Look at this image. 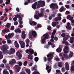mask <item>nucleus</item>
Returning a JSON list of instances; mask_svg holds the SVG:
<instances>
[{"label":"nucleus","instance_id":"f257e3e1","mask_svg":"<svg viewBox=\"0 0 74 74\" xmlns=\"http://www.w3.org/2000/svg\"><path fill=\"white\" fill-rule=\"evenodd\" d=\"M38 3H37V2H36L32 4V8L33 9H36L37 4V8H39L42 7H44L45 5V3L44 1H39L38 2Z\"/></svg>","mask_w":74,"mask_h":74},{"label":"nucleus","instance_id":"b1692460","mask_svg":"<svg viewBox=\"0 0 74 74\" xmlns=\"http://www.w3.org/2000/svg\"><path fill=\"white\" fill-rule=\"evenodd\" d=\"M37 66H35L34 67H32L31 68L32 71H37Z\"/></svg>","mask_w":74,"mask_h":74},{"label":"nucleus","instance_id":"864d4df0","mask_svg":"<svg viewBox=\"0 0 74 74\" xmlns=\"http://www.w3.org/2000/svg\"><path fill=\"white\" fill-rule=\"evenodd\" d=\"M51 16L52 18H55L56 16V15L55 14H51Z\"/></svg>","mask_w":74,"mask_h":74},{"label":"nucleus","instance_id":"a19ab883","mask_svg":"<svg viewBox=\"0 0 74 74\" xmlns=\"http://www.w3.org/2000/svg\"><path fill=\"white\" fill-rule=\"evenodd\" d=\"M5 67L8 70H10V67L9 66L8 64H6Z\"/></svg>","mask_w":74,"mask_h":74},{"label":"nucleus","instance_id":"4c0bfd02","mask_svg":"<svg viewBox=\"0 0 74 74\" xmlns=\"http://www.w3.org/2000/svg\"><path fill=\"white\" fill-rule=\"evenodd\" d=\"M25 71L27 74H30V70L26 69H25Z\"/></svg>","mask_w":74,"mask_h":74},{"label":"nucleus","instance_id":"9b49d317","mask_svg":"<svg viewBox=\"0 0 74 74\" xmlns=\"http://www.w3.org/2000/svg\"><path fill=\"white\" fill-rule=\"evenodd\" d=\"M67 25L66 26V28H67V29H68L70 30H71L72 27L71 26V24H70V23L68 22L67 23Z\"/></svg>","mask_w":74,"mask_h":74},{"label":"nucleus","instance_id":"c85d7f7f","mask_svg":"<svg viewBox=\"0 0 74 74\" xmlns=\"http://www.w3.org/2000/svg\"><path fill=\"white\" fill-rule=\"evenodd\" d=\"M10 50L11 51V52L12 53H14L15 52V49L12 48L10 49Z\"/></svg>","mask_w":74,"mask_h":74},{"label":"nucleus","instance_id":"3c124183","mask_svg":"<svg viewBox=\"0 0 74 74\" xmlns=\"http://www.w3.org/2000/svg\"><path fill=\"white\" fill-rule=\"evenodd\" d=\"M62 37H64L66 36V34L65 33H62L61 34Z\"/></svg>","mask_w":74,"mask_h":74},{"label":"nucleus","instance_id":"bf43d9fd","mask_svg":"<svg viewBox=\"0 0 74 74\" xmlns=\"http://www.w3.org/2000/svg\"><path fill=\"white\" fill-rule=\"evenodd\" d=\"M0 67H2L3 68H4V67H5L4 65V64H1V65H0Z\"/></svg>","mask_w":74,"mask_h":74},{"label":"nucleus","instance_id":"09e8293b","mask_svg":"<svg viewBox=\"0 0 74 74\" xmlns=\"http://www.w3.org/2000/svg\"><path fill=\"white\" fill-rule=\"evenodd\" d=\"M22 64H23V63L22 62H18V64H19V66H20V67H21V66H22Z\"/></svg>","mask_w":74,"mask_h":74},{"label":"nucleus","instance_id":"a878e982","mask_svg":"<svg viewBox=\"0 0 74 74\" xmlns=\"http://www.w3.org/2000/svg\"><path fill=\"white\" fill-rule=\"evenodd\" d=\"M53 53H51L50 54H49L47 55V58H53Z\"/></svg>","mask_w":74,"mask_h":74},{"label":"nucleus","instance_id":"4468645a","mask_svg":"<svg viewBox=\"0 0 74 74\" xmlns=\"http://www.w3.org/2000/svg\"><path fill=\"white\" fill-rule=\"evenodd\" d=\"M55 4L52 3L50 5V7L51 8H52V10H55L56 8L55 7Z\"/></svg>","mask_w":74,"mask_h":74},{"label":"nucleus","instance_id":"79ce46f5","mask_svg":"<svg viewBox=\"0 0 74 74\" xmlns=\"http://www.w3.org/2000/svg\"><path fill=\"white\" fill-rule=\"evenodd\" d=\"M3 58V56L2 55V53H1V51H0V59H1Z\"/></svg>","mask_w":74,"mask_h":74},{"label":"nucleus","instance_id":"ddd939ff","mask_svg":"<svg viewBox=\"0 0 74 74\" xmlns=\"http://www.w3.org/2000/svg\"><path fill=\"white\" fill-rule=\"evenodd\" d=\"M65 68L66 70H69V69H70V66H69V64L68 62H66L65 63Z\"/></svg>","mask_w":74,"mask_h":74},{"label":"nucleus","instance_id":"c03bdc74","mask_svg":"<svg viewBox=\"0 0 74 74\" xmlns=\"http://www.w3.org/2000/svg\"><path fill=\"white\" fill-rule=\"evenodd\" d=\"M32 74H40L38 71H35Z\"/></svg>","mask_w":74,"mask_h":74},{"label":"nucleus","instance_id":"e2e57ef3","mask_svg":"<svg viewBox=\"0 0 74 74\" xmlns=\"http://www.w3.org/2000/svg\"><path fill=\"white\" fill-rule=\"evenodd\" d=\"M54 39L55 41H57L58 40V37H55L54 38Z\"/></svg>","mask_w":74,"mask_h":74},{"label":"nucleus","instance_id":"f704fd0d","mask_svg":"<svg viewBox=\"0 0 74 74\" xmlns=\"http://www.w3.org/2000/svg\"><path fill=\"white\" fill-rule=\"evenodd\" d=\"M12 9V8H10L8 9V8H5V11H6V12H8V11H11Z\"/></svg>","mask_w":74,"mask_h":74},{"label":"nucleus","instance_id":"cd10ccee","mask_svg":"<svg viewBox=\"0 0 74 74\" xmlns=\"http://www.w3.org/2000/svg\"><path fill=\"white\" fill-rule=\"evenodd\" d=\"M57 52L59 53L60 52L62 51V49L60 48V47H59L56 50Z\"/></svg>","mask_w":74,"mask_h":74},{"label":"nucleus","instance_id":"e433bc0d","mask_svg":"<svg viewBox=\"0 0 74 74\" xmlns=\"http://www.w3.org/2000/svg\"><path fill=\"white\" fill-rule=\"evenodd\" d=\"M3 74H9L8 72L6 71L5 70H4L3 72Z\"/></svg>","mask_w":74,"mask_h":74},{"label":"nucleus","instance_id":"c756f323","mask_svg":"<svg viewBox=\"0 0 74 74\" xmlns=\"http://www.w3.org/2000/svg\"><path fill=\"white\" fill-rule=\"evenodd\" d=\"M15 17L18 18V19H21V18H22L21 17V16L19 14H16L15 15Z\"/></svg>","mask_w":74,"mask_h":74},{"label":"nucleus","instance_id":"c9c22d12","mask_svg":"<svg viewBox=\"0 0 74 74\" xmlns=\"http://www.w3.org/2000/svg\"><path fill=\"white\" fill-rule=\"evenodd\" d=\"M19 23L20 24H22L23 23V21H22V18H18Z\"/></svg>","mask_w":74,"mask_h":74},{"label":"nucleus","instance_id":"de8ad7c7","mask_svg":"<svg viewBox=\"0 0 74 74\" xmlns=\"http://www.w3.org/2000/svg\"><path fill=\"white\" fill-rule=\"evenodd\" d=\"M46 70H48V69H49V68H50V69H51V66H49V65H46Z\"/></svg>","mask_w":74,"mask_h":74},{"label":"nucleus","instance_id":"052dcab7","mask_svg":"<svg viewBox=\"0 0 74 74\" xmlns=\"http://www.w3.org/2000/svg\"><path fill=\"white\" fill-rule=\"evenodd\" d=\"M13 20L14 21H16L17 20V18L16 17H14L13 18Z\"/></svg>","mask_w":74,"mask_h":74},{"label":"nucleus","instance_id":"5fc2aeb1","mask_svg":"<svg viewBox=\"0 0 74 74\" xmlns=\"http://www.w3.org/2000/svg\"><path fill=\"white\" fill-rule=\"evenodd\" d=\"M14 29H15L14 26H12L11 27L10 30H14Z\"/></svg>","mask_w":74,"mask_h":74},{"label":"nucleus","instance_id":"1a4fd4ad","mask_svg":"<svg viewBox=\"0 0 74 74\" xmlns=\"http://www.w3.org/2000/svg\"><path fill=\"white\" fill-rule=\"evenodd\" d=\"M17 56H18L19 59L22 58V54L19 51H17L16 53Z\"/></svg>","mask_w":74,"mask_h":74},{"label":"nucleus","instance_id":"0eeeda50","mask_svg":"<svg viewBox=\"0 0 74 74\" xmlns=\"http://www.w3.org/2000/svg\"><path fill=\"white\" fill-rule=\"evenodd\" d=\"M26 53H28L29 52V53L30 54H33L34 53V50L33 49H27L25 50Z\"/></svg>","mask_w":74,"mask_h":74},{"label":"nucleus","instance_id":"6ab92c4d","mask_svg":"<svg viewBox=\"0 0 74 74\" xmlns=\"http://www.w3.org/2000/svg\"><path fill=\"white\" fill-rule=\"evenodd\" d=\"M28 59L30 60H33V56L32 54H29L28 56Z\"/></svg>","mask_w":74,"mask_h":74},{"label":"nucleus","instance_id":"473e14b6","mask_svg":"<svg viewBox=\"0 0 74 74\" xmlns=\"http://www.w3.org/2000/svg\"><path fill=\"white\" fill-rule=\"evenodd\" d=\"M58 66L59 67H62V62H60L58 64Z\"/></svg>","mask_w":74,"mask_h":74},{"label":"nucleus","instance_id":"58836bf2","mask_svg":"<svg viewBox=\"0 0 74 74\" xmlns=\"http://www.w3.org/2000/svg\"><path fill=\"white\" fill-rule=\"evenodd\" d=\"M61 70L62 72L64 73V72L65 71H66V69L64 67H62Z\"/></svg>","mask_w":74,"mask_h":74},{"label":"nucleus","instance_id":"69168bd1","mask_svg":"<svg viewBox=\"0 0 74 74\" xmlns=\"http://www.w3.org/2000/svg\"><path fill=\"white\" fill-rule=\"evenodd\" d=\"M61 59H62V60H65V57H62L61 58Z\"/></svg>","mask_w":74,"mask_h":74},{"label":"nucleus","instance_id":"f03ea898","mask_svg":"<svg viewBox=\"0 0 74 74\" xmlns=\"http://www.w3.org/2000/svg\"><path fill=\"white\" fill-rule=\"evenodd\" d=\"M9 47L7 45H3L1 47V49L3 51V53L5 55L9 54V55H12V53L10 51H8L7 49H8Z\"/></svg>","mask_w":74,"mask_h":74},{"label":"nucleus","instance_id":"7c9ffc66","mask_svg":"<svg viewBox=\"0 0 74 74\" xmlns=\"http://www.w3.org/2000/svg\"><path fill=\"white\" fill-rule=\"evenodd\" d=\"M56 74H62V73H61L60 71L59 70H56Z\"/></svg>","mask_w":74,"mask_h":74},{"label":"nucleus","instance_id":"774afa93","mask_svg":"<svg viewBox=\"0 0 74 74\" xmlns=\"http://www.w3.org/2000/svg\"><path fill=\"white\" fill-rule=\"evenodd\" d=\"M71 64L72 65V66H74V60L72 61V63Z\"/></svg>","mask_w":74,"mask_h":74},{"label":"nucleus","instance_id":"9d476101","mask_svg":"<svg viewBox=\"0 0 74 74\" xmlns=\"http://www.w3.org/2000/svg\"><path fill=\"white\" fill-rule=\"evenodd\" d=\"M29 22L30 25H37L36 22L34 21H33L30 19H29Z\"/></svg>","mask_w":74,"mask_h":74},{"label":"nucleus","instance_id":"13d9d810","mask_svg":"<svg viewBox=\"0 0 74 74\" xmlns=\"http://www.w3.org/2000/svg\"><path fill=\"white\" fill-rule=\"evenodd\" d=\"M46 39H45L44 38L42 40V43H44V42H45V41L46 40Z\"/></svg>","mask_w":74,"mask_h":74},{"label":"nucleus","instance_id":"aec40b11","mask_svg":"<svg viewBox=\"0 0 74 74\" xmlns=\"http://www.w3.org/2000/svg\"><path fill=\"white\" fill-rule=\"evenodd\" d=\"M62 19V18L61 17H56L54 18V20L55 21H60Z\"/></svg>","mask_w":74,"mask_h":74},{"label":"nucleus","instance_id":"2eb2a0df","mask_svg":"<svg viewBox=\"0 0 74 74\" xmlns=\"http://www.w3.org/2000/svg\"><path fill=\"white\" fill-rule=\"evenodd\" d=\"M70 37V35H66V37H64L63 38L64 41H67Z\"/></svg>","mask_w":74,"mask_h":74},{"label":"nucleus","instance_id":"412c9836","mask_svg":"<svg viewBox=\"0 0 74 74\" xmlns=\"http://www.w3.org/2000/svg\"><path fill=\"white\" fill-rule=\"evenodd\" d=\"M67 19H69V21H71L72 19H73V17L71 16L70 15H68L67 16Z\"/></svg>","mask_w":74,"mask_h":74},{"label":"nucleus","instance_id":"393cba45","mask_svg":"<svg viewBox=\"0 0 74 74\" xmlns=\"http://www.w3.org/2000/svg\"><path fill=\"white\" fill-rule=\"evenodd\" d=\"M15 46L16 48H18L19 47V45L18 43L17 42V41L16 40L14 42Z\"/></svg>","mask_w":74,"mask_h":74},{"label":"nucleus","instance_id":"4d7b16f0","mask_svg":"<svg viewBox=\"0 0 74 74\" xmlns=\"http://www.w3.org/2000/svg\"><path fill=\"white\" fill-rule=\"evenodd\" d=\"M21 37L25 39L26 38V35H22Z\"/></svg>","mask_w":74,"mask_h":74},{"label":"nucleus","instance_id":"37998d69","mask_svg":"<svg viewBox=\"0 0 74 74\" xmlns=\"http://www.w3.org/2000/svg\"><path fill=\"white\" fill-rule=\"evenodd\" d=\"M27 61H25L23 63V64L24 66H27Z\"/></svg>","mask_w":74,"mask_h":74},{"label":"nucleus","instance_id":"0e129e2a","mask_svg":"<svg viewBox=\"0 0 74 74\" xmlns=\"http://www.w3.org/2000/svg\"><path fill=\"white\" fill-rule=\"evenodd\" d=\"M70 40H74V37H71L70 38Z\"/></svg>","mask_w":74,"mask_h":74},{"label":"nucleus","instance_id":"2f4dec72","mask_svg":"<svg viewBox=\"0 0 74 74\" xmlns=\"http://www.w3.org/2000/svg\"><path fill=\"white\" fill-rule=\"evenodd\" d=\"M34 18L36 19H38L40 18V17L38 16V15L36 14L34 16Z\"/></svg>","mask_w":74,"mask_h":74},{"label":"nucleus","instance_id":"a18cd8bd","mask_svg":"<svg viewBox=\"0 0 74 74\" xmlns=\"http://www.w3.org/2000/svg\"><path fill=\"white\" fill-rule=\"evenodd\" d=\"M40 13H42V14H44V12L45 10L44 9L42 8L40 10Z\"/></svg>","mask_w":74,"mask_h":74},{"label":"nucleus","instance_id":"72a5a7b5","mask_svg":"<svg viewBox=\"0 0 74 74\" xmlns=\"http://www.w3.org/2000/svg\"><path fill=\"white\" fill-rule=\"evenodd\" d=\"M52 57H51V58H47V60L48 62H50V63H52Z\"/></svg>","mask_w":74,"mask_h":74},{"label":"nucleus","instance_id":"680f3d73","mask_svg":"<svg viewBox=\"0 0 74 74\" xmlns=\"http://www.w3.org/2000/svg\"><path fill=\"white\" fill-rule=\"evenodd\" d=\"M65 7L66 8H69V7H70V5H65Z\"/></svg>","mask_w":74,"mask_h":74},{"label":"nucleus","instance_id":"20e7f679","mask_svg":"<svg viewBox=\"0 0 74 74\" xmlns=\"http://www.w3.org/2000/svg\"><path fill=\"white\" fill-rule=\"evenodd\" d=\"M69 50V47L67 46H65L64 47V48L63 49V51L65 53H68Z\"/></svg>","mask_w":74,"mask_h":74},{"label":"nucleus","instance_id":"f3484780","mask_svg":"<svg viewBox=\"0 0 74 74\" xmlns=\"http://www.w3.org/2000/svg\"><path fill=\"white\" fill-rule=\"evenodd\" d=\"M66 10V8L64 7L63 6H62L59 10L60 12H63L64 11Z\"/></svg>","mask_w":74,"mask_h":74},{"label":"nucleus","instance_id":"f8f14e48","mask_svg":"<svg viewBox=\"0 0 74 74\" xmlns=\"http://www.w3.org/2000/svg\"><path fill=\"white\" fill-rule=\"evenodd\" d=\"M43 38H44L45 40L47 39H48L49 37V34L48 33H46L43 35Z\"/></svg>","mask_w":74,"mask_h":74},{"label":"nucleus","instance_id":"a211bd4d","mask_svg":"<svg viewBox=\"0 0 74 74\" xmlns=\"http://www.w3.org/2000/svg\"><path fill=\"white\" fill-rule=\"evenodd\" d=\"M58 23L59 22L58 21L53 22L51 23V25L53 27H55L56 26V25H58Z\"/></svg>","mask_w":74,"mask_h":74},{"label":"nucleus","instance_id":"338daca9","mask_svg":"<svg viewBox=\"0 0 74 74\" xmlns=\"http://www.w3.org/2000/svg\"><path fill=\"white\" fill-rule=\"evenodd\" d=\"M47 29L48 30H51V27L49 26L47 28Z\"/></svg>","mask_w":74,"mask_h":74},{"label":"nucleus","instance_id":"7ed1b4c3","mask_svg":"<svg viewBox=\"0 0 74 74\" xmlns=\"http://www.w3.org/2000/svg\"><path fill=\"white\" fill-rule=\"evenodd\" d=\"M14 36V33L13 32L11 33H9L8 35H6L5 36V37L6 39H7V42L8 44H10L11 42V40L10 39V38H12Z\"/></svg>","mask_w":74,"mask_h":74},{"label":"nucleus","instance_id":"39448f33","mask_svg":"<svg viewBox=\"0 0 74 74\" xmlns=\"http://www.w3.org/2000/svg\"><path fill=\"white\" fill-rule=\"evenodd\" d=\"M19 43L21 45V48H24L25 47V43L23 41L20 40L19 42Z\"/></svg>","mask_w":74,"mask_h":74},{"label":"nucleus","instance_id":"6e6552de","mask_svg":"<svg viewBox=\"0 0 74 74\" xmlns=\"http://www.w3.org/2000/svg\"><path fill=\"white\" fill-rule=\"evenodd\" d=\"M15 68L16 69L17 73H18L21 70V66L19 65H16L15 66Z\"/></svg>","mask_w":74,"mask_h":74},{"label":"nucleus","instance_id":"6e6d98bb","mask_svg":"<svg viewBox=\"0 0 74 74\" xmlns=\"http://www.w3.org/2000/svg\"><path fill=\"white\" fill-rule=\"evenodd\" d=\"M41 27V25L40 24H38L37 25V27H38V28H40V27Z\"/></svg>","mask_w":74,"mask_h":74},{"label":"nucleus","instance_id":"bb28decb","mask_svg":"<svg viewBox=\"0 0 74 74\" xmlns=\"http://www.w3.org/2000/svg\"><path fill=\"white\" fill-rule=\"evenodd\" d=\"M38 15L39 16L40 18H41V17H42L43 16H44V14L42 13H38Z\"/></svg>","mask_w":74,"mask_h":74},{"label":"nucleus","instance_id":"49530a36","mask_svg":"<svg viewBox=\"0 0 74 74\" xmlns=\"http://www.w3.org/2000/svg\"><path fill=\"white\" fill-rule=\"evenodd\" d=\"M6 27L7 28H9V27H10V23H8L6 24Z\"/></svg>","mask_w":74,"mask_h":74},{"label":"nucleus","instance_id":"dca6fc26","mask_svg":"<svg viewBox=\"0 0 74 74\" xmlns=\"http://www.w3.org/2000/svg\"><path fill=\"white\" fill-rule=\"evenodd\" d=\"M31 33L34 37V38L36 37V36H37V33H36V32L34 31H33Z\"/></svg>","mask_w":74,"mask_h":74},{"label":"nucleus","instance_id":"ea45409f","mask_svg":"<svg viewBox=\"0 0 74 74\" xmlns=\"http://www.w3.org/2000/svg\"><path fill=\"white\" fill-rule=\"evenodd\" d=\"M38 60H39V58H38V57H36L35 58L34 60L35 62H38Z\"/></svg>","mask_w":74,"mask_h":74},{"label":"nucleus","instance_id":"8fccbe9b","mask_svg":"<svg viewBox=\"0 0 74 74\" xmlns=\"http://www.w3.org/2000/svg\"><path fill=\"white\" fill-rule=\"evenodd\" d=\"M25 41L26 44H29L30 42V40L29 39H27Z\"/></svg>","mask_w":74,"mask_h":74},{"label":"nucleus","instance_id":"4be33fe9","mask_svg":"<svg viewBox=\"0 0 74 74\" xmlns=\"http://www.w3.org/2000/svg\"><path fill=\"white\" fill-rule=\"evenodd\" d=\"M14 32L15 33H21L22 31L19 28L16 29L14 30Z\"/></svg>","mask_w":74,"mask_h":74},{"label":"nucleus","instance_id":"603ef678","mask_svg":"<svg viewBox=\"0 0 74 74\" xmlns=\"http://www.w3.org/2000/svg\"><path fill=\"white\" fill-rule=\"evenodd\" d=\"M43 60L44 62H46L47 60V57H45L43 58Z\"/></svg>","mask_w":74,"mask_h":74},{"label":"nucleus","instance_id":"423d86ee","mask_svg":"<svg viewBox=\"0 0 74 74\" xmlns=\"http://www.w3.org/2000/svg\"><path fill=\"white\" fill-rule=\"evenodd\" d=\"M16 63V61L15 59H13L12 60H10L9 62V64H15V63Z\"/></svg>","mask_w":74,"mask_h":74},{"label":"nucleus","instance_id":"5701e85b","mask_svg":"<svg viewBox=\"0 0 74 74\" xmlns=\"http://www.w3.org/2000/svg\"><path fill=\"white\" fill-rule=\"evenodd\" d=\"M62 44H64L66 46L69 45V42L66 41V40H63L62 42Z\"/></svg>","mask_w":74,"mask_h":74}]
</instances>
